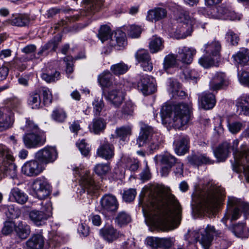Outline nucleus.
I'll list each match as a JSON object with an SVG mask.
<instances>
[{"instance_id":"f257e3e1","label":"nucleus","mask_w":249,"mask_h":249,"mask_svg":"<svg viewBox=\"0 0 249 249\" xmlns=\"http://www.w3.org/2000/svg\"><path fill=\"white\" fill-rule=\"evenodd\" d=\"M147 209L152 223L162 231L176 228L181 219V207L174 196L160 186L151 187L148 194Z\"/></svg>"},{"instance_id":"f03ea898","label":"nucleus","mask_w":249,"mask_h":249,"mask_svg":"<svg viewBox=\"0 0 249 249\" xmlns=\"http://www.w3.org/2000/svg\"><path fill=\"white\" fill-rule=\"evenodd\" d=\"M224 195V189L210 180L204 184L202 189L196 191L192 197L194 205L208 213L213 212Z\"/></svg>"},{"instance_id":"7ed1b4c3","label":"nucleus","mask_w":249,"mask_h":249,"mask_svg":"<svg viewBox=\"0 0 249 249\" xmlns=\"http://www.w3.org/2000/svg\"><path fill=\"white\" fill-rule=\"evenodd\" d=\"M192 109L191 104L184 103L164 106L160 110L162 123L176 129H181L189 122Z\"/></svg>"},{"instance_id":"20e7f679","label":"nucleus","mask_w":249,"mask_h":249,"mask_svg":"<svg viewBox=\"0 0 249 249\" xmlns=\"http://www.w3.org/2000/svg\"><path fill=\"white\" fill-rule=\"evenodd\" d=\"M238 144V140L233 141L232 148L234 158V163L232 164L233 170L237 173L243 172L249 181V144H242L240 151H237Z\"/></svg>"},{"instance_id":"39448f33","label":"nucleus","mask_w":249,"mask_h":249,"mask_svg":"<svg viewBox=\"0 0 249 249\" xmlns=\"http://www.w3.org/2000/svg\"><path fill=\"white\" fill-rule=\"evenodd\" d=\"M162 142L161 134L155 132L152 127L148 125L141 127V131L137 140V144L139 147L143 146L147 143L150 150L153 151L158 149Z\"/></svg>"},{"instance_id":"423d86ee","label":"nucleus","mask_w":249,"mask_h":249,"mask_svg":"<svg viewBox=\"0 0 249 249\" xmlns=\"http://www.w3.org/2000/svg\"><path fill=\"white\" fill-rule=\"evenodd\" d=\"M41 210H33L29 213L30 220L36 226L45 224L46 221L52 215V206L50 200L41 202Z\"/></svg>"},{"instance_id":"0eeeda50","label":"nucleus","mask_w":249,"mask_h":249,"mask_svg":"<svg viewBox=\"0 0 249 249\" xmlns=\"http://www.w3.org/2000/svg\"><path fill=\"white\" fill-rule=\"evenodd\" d=\"M178 20L180 23L174 32V37L178 39H183L191 35L195 21L187 12L181 13Z\"/></svg>"},{"instance_id":"6e6552de","label":"nucleus","mask_w":249,"mask_h":249,"mask_svg":"<svg viewBox=\"0 0 249 249\" xmlns=\"http://www.w3.org/2000/svg\"><path fill=\"white\" fill-rule=\"evenodd\" d=\"M220 232L215 229L214 226L208 225L202 231L195 233V237L196 242H198L204 249H208L211 244L214 235L217 236Z\"/></svg>"},{"instance_id":"1a4fd4ad","label":"nucleus","mask_w":249,"mask_h":249,"mask_svg":"<svg viewBox=\"0 0 249 249\" xmlns=\"http://www.w3.org/2000/svg\"><path fill=\"white\" fill-rule=\"evenodd\" d=\"M31 193L40 199H44L50 195V185L45 178H37L32 183Z\"/></svg>"},{"instance_id":"9d476101","label":"nucleus","mask_w":249,"mask_h":249,"mask_svg":"<svg viewBox=\"0 0 249 249\" xmlns=\"http://www.w3.org/2000/svg\"><path fill=\"white\" fill-rule=\"evenodd\" d=\"M240 200L233 196H229L228 208L224 217L221 219L223 223L226 225V221L231 218V220H236L241 215V212L239 209Z\"/></svg>"},{"instance_id":"9b49d317","label":"nucleus","mask_w":249,"mask_h":249,"mask_svg":"<svg viewBox=\"0 0 249 249\" xmlns=\"http://www.w3.org/2000/svg\"><path fill=\"white\" fill-rule=\"evenodd\" d=\"M57 157V150L55 147L53 146H46L35 154L36 159L41 163L44 164L54 162Z\"/></svg>"},{"instance_id":"f8f14e48","label":"nucleus","mask_w":249,"mask_h":249,"mask_svg":"<svg viewBox=\"0 0 249 249\" xmlns=\"http://www.w3.org/2000/svg\"><path fill=\"white\" fill-rule=\"evenodd\" d=\"M23 143L27 148H34L43 145L46 137L43 132H26L23 136Z\"/></svg>"},{"instance_id":"ddd939ff","label":"nucleus","mask_w":249,"mask_h":249,"mask_svg":"<svg viewBox=\"0 0 249 249\" xmlns=\"http://www.w3.org/2000/svg\"><path fill=\"white\" fill-rule=\"evenodd\" d=\"M137 83L138 89L144 95H149L155 92L157 89L155 79L146 74L139 76Z\"/></svg>"},{"instance_id":"4468645a","label":"nucleus","mask_w":249,"mask_h":249,"mask_svg":"<svg viewBox=\"0 0 249 249\" xmlns=\"http://www.w3.org/2000/svg\"><path fill=\"white\" fill-rule=\"evenodd\" d=\"M100 203L101 211L103 213H113L119 207V203L116 197L110 194H106L100 199Z\"/></svg>"},{"instance_id":"2eb2a0df","label":"nucleus","mask_w":249,"mask_h":249,"mask_svg":"<svg viewBox=\"0 0 249 249\" xmlns=\"http://www.w3.org/2000/svg\"><path fill=\"white\" fill-rule=\"evenodd\" d=\"M36 160L26 161L22 166V173L28 177L38 176L44 170L42 165Z\"/></svg>"},{"instance_id":"dca6fc26","label":"nucleus","mask_w":249,"mask_h":249,"mask_svg":"<svg viewBox=\"0 0 249 249\" xmlns=\"http://www.w3.org/2000/svg\"><path fill=\"white\" fill-rule=\"evenodd\" d=\"M79 183L83 192H87L88 194L91 195L99 188V186L96 184L93 180L92 175L88 171L81 177Z\"/></svg>"},{"instance_id":"f3484780","label":"nucleus","mask_w":249,"mask_h":249,"mask_svg":"<svg viewBox=\"0 0 249 249\" xmlns=\"http://www.w3.org/2000/svg\"><path fill=\"white\" fill-rule=\"evenodd\" d=\"M229 84L228 78L225 73L216 72L213 76L209 83V88L211 90H218Z\"/></svg>"},{"instance_id":"a211bd4d","label":"nucleus","mask_w":249,"mask_h":249,"mask_svg":"<svg viewBox=\"0 0 249 249\" xmlns=\"http://www.w3.org/2000/svg\"><path fill=\"white\" fill-rule=\"evenodd\" d=\"M135 58L140 63L141 67L145 71H151L153 69V64L148 52L145 50H139L135 53Z\"/></svg>"},{"instance_id":"6ab92c4d","label":"nucleus","mask_w":249,"mask_h":249,"mask_svg":"<svg viewBox=\"0 0 249 249\" xmlns=\"http://www.w3.org/2000/svg\"><path fill=\"white\" fill-rule=\"evenodd\" d=\"M196 52V50L194 48L181 47L178 48L177 57L182 63L189 64L192 63Z\"/></svg>"},{"instance_id":"aec40b11","label":"nucleus","mask_w":249,"mask_h":249,"mask_svg":"<svg viewBox=\"0 0 249 249\" xmlns=\"http://www.w3.org/2000/svg\"><path fill=\"white\" fill-rule=\"evenodd\" d=\"M124 93L120 89H112L108 92L106 99L116 107H118L124 100Z\"/></svg>"},{"instance_id":"412c9836","label":"nucleus","mask_w":249,"mask_h":249,"mask_svg":"<svg viewBox=\"0 0 249 249\" xmlns=\"http://www.w3.org/2000/svg\"><path fill=\"white\" fill-rule=\"evenodd\" d=\"M100 235L107 242H112L119 237L120 233L112 226L104 227L99 230Z\"/></svg>"},{"instance_id":"4be33fe9","label":"nucleus","mask_w":249,"mask_h":249,"mask_svg":"<svg viewBox=\"0 0 249 249\" xmlns=\"http://www.w3.org/2000/svg\"><path fill=\"white\" fill-rule=\"evenodd\" d=\"M236 112L239 115H249V94H242L236 100Z\"/></svg>"},{"instance_id":"5701e85b","label":"nucleus","mask_w":249,"mask_h":249,"mask_svg":"<svg viewBox=\"0 0 249 249\" xmlns=\"http://www.w3.org/2000/svg\"><path fill=\"white\" fill-rule=\"evenodd\" d=\"M221 50V44L219 41L213 40L209 42L204 46L203 52L210 56H212L218 61L219 58L220 51Z\"/></svg>"},{"instance_id":"b1692460","label":"nucleus","mask_w":249,"mask_h":249,"mask_svg":"<svg viewBox=\"0 0 249 249\" xmlns=\"http://www.w3.org/2000/svg\"><path fill=\"white\" fill-rule=\"evenodd\" d=\"M97 155L106 160H110L114 155V147L108 142H105L101 144L97 150Z\"/></svg>"},{"instance_id":"393cba45","label":"nucleus","mask_w":249,"mask_h":249,"mask_svg":"<svg viewBox=\"0 0 249 249\" xmlns=\"http://www.w3.org/2000/svg\"><path fill=\"white\" fill-rule=\"evenodd\" d=\"M84 11L86 16H90L98 12L103 5L102 0H84Z\"/></svg>"},{"instance_id":"a878e982","label":"nucleus","mask_w":249,"mask_h":249,"mask_svg":"<svg viewBox=\"0 0 249 249\" xmlns=\"http://www.w3.org/2000/svg\"><path fill=\"white\" fill-rule=\"evenodd\" d=\"M44 245L43 236L39 234H35L26 242L25 247L27 249H42Z\"/></svg>"},{"instance_id":"bb28decb","label":"nucleus","mask_w":249,"mask_h":249,"mask_svg":"<svg viewBox=\"0 0 249 249\" xmlns=\"http://www.w3.org/2000/svg\"><path fill=\"white\" fill-rule=\"evenodd\" d=\"M15 232L18 238L24 240L30 235L31 228L25 222L19 221L15 225Z\"/></svg>"},{"instance_id":"cd10ccee","label":"nucleus","mask_w":249,"mask_h":249,"mask_svg":"<svg viewBox=\"0 0 249 249\" xmlns=\"http://www.w3.org/2000/svg\"><path fill=\"white\" fill-rule=\"evenodd\" d=\"M7 21L9 24L12 26L23 27L29 23L30 18L27 15L16 14L12 15Z\"/></svg>"},{"instance_id":"c85d7f7f","label":"nucleus","mask_w":249,"mask_h":249,"mask_svg":"<svg viewBox=\"0 0 249 249\" xmlns=\"http://www.w3.org/2000/svg\"><path fill=\"white\" fill-rule=\"evenodd\" d=\"M10 163H0V178H1L4 175L9 176L13 179L17 177V167L14 162Z\"/></svg>"},{"instance_id":"c756f323","label":"nucleus","mask_w":249,"mask_h":249,"mask_svg":"<svg viewBox=\"0 0 249 249\" xmlns=\"http://www.w3.org/2000/svg\"><path fill=\"white\" fill-rule=\"evenodd\" d=\"M61 40V38L60 36H54L40 48L37 54L41 55L45 53L46 55H47L49 52L55 51Z\"/></svg>"},{"instance_id":"7c9ffc66","label":"nucleus","mask_w":249,"mask_h":249,"mask_svg":"<svg viewBox=\"0 0 249 249\" xmlns=\"http://www.w3.org/2000/svg\"><path fill=\"white\" fill-rule=\"evenodd\" d=\"M189 140L187 136H182L179 137L178 140L174 142L175 151L178 155L185 154L189 149Z\"/></svg>"},{"instance_id":"2f4dec72","label":"nucleus","mask_w":249,"mask_h":249,"mask_svg":"<svg viewBox=\"0 0 249 249\" xmlns=\"http://www.w3.org/2000/svg\"><path fill=\"white\" fill-rule=\"evenodd\" d=\"M234 63L242 66H246L249 61V50L247 48H241L236 53L232 56Z\"/></svg>"},{"instance_id":"473e14b6","label":"nucleus","mask_w":249,"mask_h":249,"mask_svg":"<svg viewBox=\"0 0 249 249\" xmlns=\"http://www.w3.org/2000/svg\"><path fill=\"white\" fill-rule=\"evenodd\" d=\"M200 100L202 107L206 110L213 108L216 103L215 96L209 92L203 93Z\"/></svg>"},{"instance_id":"72a5a7b5","label":"nucleus","mask_w":249,"mask_h":249,"mask_svg":"<svg viewBox=\"0 0 249 249\" xmlns=\"http://www.w3.org/2000/svg\"><path fill=\"white\" fill-rule=\"evenodd\" d=\"M166 15L167 12L165 9L158 7L149 10L146 19L150 21H157L164 18Z\"/></svg>"},{"instance_id":"f704fd0d","label":"nucleus","mask_w":249,"mask_h":249,"mask_svg":"<svg viewBox=\"0 0 249 249\" xmlns=\"http://www.w3.org/2000/svg\"><path fill=\"white\" fill-rule=\"evenodd\" d=\"M106 121L102 118H97L93 120L90 126V131L95 134H99L103 132L106 128Z\"/></svg>"},{"instance_id":"c9c22d12","label":"nucleus","mask_w":249,"mask_h":249,"mask_svg":"<svg viewBox=\"0 0 249 249\" xmlns=\"http://www.w3.org/2000/svg\"><path fill=\"white\" fill-rule=\"evenodd\" d=\"M154 159L156 162L160 161L162 165L171 168L178 162L176 158L169 154L157 155L155 156Z\"/></svg>"},{"instance_id":"e433bc0d","label":"nucleus","mask_w":249,"mask_h":249,"mask_svg":"<svg viewBox=\"0 0 249 249\" xmlns=\"http://www.w3.org/2000/svg\"><path fill=\"white\" fill-rule=\"evenodd\" d=\"M149 48L151 53H156L163 49V41L160 37L153 36L149 42Z\"/></svg>"},{"instance_id":"4c0bfd02","label":"nucleus","mask_w":249,"mask_h":249,"mask_svg":"<svg viewBox=\"0 0 249 249\" xmlns=\"http://www.w3.org/2000/svg\"><path fill=\"white\" fill-rule=\"evenodd\" d=\"M231 231L236 237L242 239L247 238L249 236V229L242 223L233 226Z\"/></svg>"},{"instance_id":"58836bf2","label":"nucleus","mask_w":249,"mask_h":249,"mask_svg":"<svg viewBox=\"0 0 249 249\" xmlns=\"http://www.w3.org/2000/svg\"><path fill=\"white\" fill-rule=\"evenodd\" d=\"M10 197L13 198L17 203L23 204L28 200V196L18 188H13L10 192Z\"/></svg>"},{"instance_id":"ea45409f","label":"nucleus","mask_w":249,"mask_h":249,"mask_svg":"<svg viewBox=\"0 0 249 249\" xmlns=\"http://www.w3.org/2000/svg\"><path fill=\"white\" fill-rule=\"evenodd\" d=\"M14 122L13 114L7 115L0 110V131L7 129Z\"/></svg>"},{"instance_id":"a19ab883","label":"nucleus","mask_w":249,"mask_h":249,"mask_svg":"<svg viewBox=\"0 0 249 249\" xmlns=\"http://www.w3.org/2000/svg\"><path fill=\"white\" fill-rule=\"evenodd\" d=\"M230 144L228 142H224L214 151L215 157L220 161L225 160L227 158L229 152Z\"/></svg>"},{"instance_id":"79ce46f5","label":"nucleus","mask_w":249,"mask_h":249,"mask_svg":"<svg viewBox=\"0 0 249 249\" xmlns=\"http://www.w3.org/2000/svg\"><path fill=\"white\" fill-rule=\"evenodd\" d=\"M223 20H229L231 21L240 20L242 18V15L235 13L234 11L232 9L223 7Z\"/></svg>"},{"instance_id":"37998d69","label":"nucleus","mask_w":249,"mask_h":249,"mask_svg":"<svg viewBox=\"0 0 249 249\" xmlns=\"http://www.w3.org/2000/svg\"><path fill=\"white\" fill-rule=\"evenodd\" d=\"M189 162L194 165H200L202 164H206L209 162V158L202 154L195 155L188 157Z\"/></svg>"},{"instance_id":"c03bdc74","label":"nucleus","mask_w":249,"mask_h":249,"mask_svg":"<svg viewBox=\"0 0 249 249\" xmlns=\"http://www.w3.org/2000/svg\"><path fill=\"white\" fill-rule=\"evenodd\" d=\"M112 75L108 71H104L99 75L98 81L103 87H109L112 84Z\"/></svg>"},{"instance_id":"a18cd8bd","label":"nucleus","mask_w":249,"mask_h":249,"mask_svg":"<svg viewBox=\"0 0 249 249\" xmlns=\"http://www.w3.org/2000/svg\"><path fill=\"white\" fill-rule=\"evenodd\" d=\"M131 221L130 215L124 211L119 212L115 218V223L120 227L127 225Z\"/></svg>"},{"instance_id":"49530a36","label":"nucleus","mask_w":249,"mask_h":249,"mask_svg":"<svg viewBox=\"0 0 249 249\" xmlns=\"http://www.w3.org/2000/svg\"><path fill=\"white\" fill-rule=\"evenodd\" d=\"M115 38V40L111 39L110 40V44L111 46H114L117 49L120 50L121 48L124 47L126 45L127 42L125 40L124 33H119L118 36L116 34Z\"/></svg>"},{"instance_id":"de8ad7c7","label":"nucleus","mask_w":249,"mask_h":249,"mask_svg":"<svg viewBox=\"0 0 249 249\" xmlns=\"http://www.w3.org/2000/svg\"><path fill=\"white\" fill-rule=\"evenodd\" d=\"M28 103L33 109L38 108L41 104L40 94L37 92H33L29 94Z\"/></svg>"},{"instance_id":"09e8293b","label":"nucleus","mask_w":249,"mask_h":249,"mask_svg":"<svg viewBox=\"0 0 249 249\" xmlns=\"http://www.w3.org/2000/svg\"><path fill=\"white\" fill-rule=\"evenodd\" d=\"M132 128L130 126H123L117 128L115 130V134L116 137L119 138L120 140L124 141L126 138L131 135Z\"/></svg>"},{"instance_id":"8fccbe9b","label":"nucleus","mask_w":249,"mask_h":249,"mask_svg":"<svg viewBox=\"0 0 249 249\" xmlns=\"http://www.w3.org/2000/svg\"><path fill=\"white\" fill-rule=\"evenodd\" d=\"M181 77L184 80L192 81L196 83V79L198 77V74L195 70L187 68L183 70Z\"/></svg>"},{"instance_id":"3c124183","label":"nucleus","mask_w":249,"mask_h":249,"mask_svg":"<svg viewBox=\"0 0 249 249\" xmlns=\"http://www.w3.org/2000/svg\"><path fill=\"white\" fill-rule=\"evenodd\" d=\"M51 117L54 121L62 123L66 119L67 114L63 109L56 107L53 111Z\"/></svg>"},{"instance_id":"603ef678","label":"nucleus","mask_w":249,"mask_h":249,"mask_svg":"<svg viewBox=\"0 0 249 249\" xmlns=\"http://www.w3.org/2000/svg\"><path fill=\"white\" fill-rule=\"evenodd\" d=\"M21 128L26 132H42L38 125L30 118H26L25 125Z\"/></svg>"},{"instance_id":"864d4df0","label":"nucleus","mask_w":249,"mask_h":249,"mask_svg":"<svg viewBox=\"0 0 249 249\" xmlns=\"http://www.w3.org/2000/svg\"><path fill=\"white\" fill-rule=\"evenodd\" d=\"M112 34L110 27L107 25L102 26L98 33V37L102 42L108 40Z\"/></svg>"},{"instance_id":"5fc2aeb1","label":"nucleus","mask_w":249,"mask_h":249,"mask_svg":"<svg viewBox=\"0 0 249 249\" xmlns=\"http://www.w3.org/2000/svg\"><path fill=\"white\" fill-rule=\"evenodd\" d=\"M223 12V7L219 6L210 8L207 11V13L208 16L210 18L222 19Z\"/></svg>"},{"instance_id":"6e6d98bb","label":"nucleus","mask_w":249,"mask_h":249,"mask_svg":"<svg viewBox=\"0 0 249 249\" xmlns=\"http://www.w3.org/2000/svg\"><path fill=\"white\" fill-rule=\"evenodd\" d=\"M218 61L215 60V58L212 57L210 56L208 54H206L205 55L201 57L199 60V64L205 68H209L211 66L215 65V62L217 63Z\"/></svg>"},{"instance_id":"4d7b16f0","label":"nucleus","mask_w":249,"mask_h":249,"mask_svg":"<svg viewBox=\"0 0 249 249\" xmlns=\"http://www.w3.org/2000/svg\"><path fill=\"white\" fill-rule=\"evenodd\" d=\"M134 111V105L130 102H126L123 106L121 110V116L124 118H128L133 115Z\"/></svg>"},{"instance_id":"13d9d810","label":"nucleus","mask_w":249,"mask_h":249,"mask_svg":"<svg viewBox=\"0 0 249 249\" xmlns=\"http://www.w3.org/2000/svg\"><path fill=\"white\" fill-rule=\"evenodd\" d=\"M170 91L174 97L177 96H183L185 95V92L181 90L180 84L176 81H172L170 82Z\"/></svg>"},{"instance_id":"bf43d9fd","label":"nucleus","mask_w":249,"mask_h":249,"mask_svg":"<svg viewBox=\"0 0 249 249\" xmlns=\"http://www.w3.org/2000/svg\"><path fill=\"white\" fill-rule=\"evenodd\" d=\"M111 70L116 75L123 74L128 70V67L123 62H121L111 67Z\"/></svg>"},{"instance_id":"052dcab7","label":"nucleus","mask_w":249,"mask_h":249,"mask_svg":"<svg viewBox=\"0 0 249 249\" xmlns=\"http://www.w3.org/2000/svg\"><path fill=\"white\" fill-rule=\"evenodd\" d=\"M142 28L140 26L136 25H131L127 27V34L131 38H138L142 33Z\"/></svg>"},{"instance_id":"680f3d73","label":"nucleus","mask_w":249,"mask_h":249,"mask_svg":"<svg viewBox=\"0 0 249 249\" xmlns=\"http://www.w3.org/2000/svg\"><path fill=\"white\" fill-rule=\"evenodd\" d=\"M110 170V166L108 163L97 164L94 168L95 173L99 176L106 175Z\"/></svg>"},{"instance_id":"e2e57ef3","label":"nucleus","mask_w":249,"mask_h":249,"mask_svg":"<svg viewBox=\"0 0 249 249\" xmlns=\"http://www.w3.org/2000/svg\"><path fill=\"white\" fill-rule=\"evenodd\" d=\"M93 113L95 116H98L104 107V104L102 99L96 98L92 103Z\"/></svg>"},{"instance_id":"0e129e2a","label":"nucleus","mask_w":249,"mask_h":249,"mask_svg":"<svg viewBox=\"0 0 249 249\" xmlns=\"http://www.w3.org/2000/svg\"><path fill=\"white\" fill-rule=\"evenodd\" d=\"M7 104L9 108L17 111L21 106V100L17 97H12L8 99Z\"/></svg>"},{"instance_id":"69168bd1","label":"nucleus","mask_w":249,"mask_h":249,"mask_svg":"<svg viewBox=\"0 0 249 249\" xmlns=\"http://www.w3.org/2000/svg\"><path fill=\"white\" fill-rule=\"evenodd\" d=\"M60 73L55 71L53 73H43L41 75L42 78L48 83L55 82L60 79Z\"/></svg>"},{"instance_id":"338daca9","label":"nucleus","mask_w":249,"mask_h":249,"mask_svg":"<svg viewBox=\"0 0 249 249\" xmlns=\"http://www.w3.org/2000/svg\"><path fill=\"white\" fill-rule=\"evenodd\" d=\"M174 243L173 237L159 238V247L164 249L170 248Z\"/></svg>"},{"instance_id":"774afa93","label":"nucleus","mask_w":249,"mask_h":249,"mask_svg":"<svg viewBox=\"0 0 249 249\" xmlns=\"http://www.w3.org/2000/svg\"><path fill=\"white\" fill-rule=\"evenodd\" d=\"M244 126V124L241 122L238 121L229 123L228 125L229 131L232 134H236L239 132Z\"/></svg>"}]
</instances>
